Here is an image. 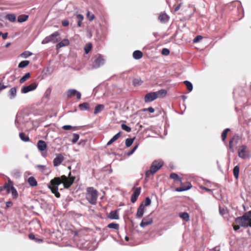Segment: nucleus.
Returning <instances> with one entry per match:
<instances>
[{
    "label": "nucleus",
    "instance_id": "obj_23",
    "mask_svg": "<svg viewBox=\"0 0 251 251\" xmlns=\"http://www.w3.org/2000/svg\"><path fill=\"white\" fill-rule=\"evenodd\" d=\"M74 18H75L77 20V25L79 27L81 26L82 22L84 19V17L81 14H74Z\"/></svg>",
    "mask_w": 251,
    "mask_h": 251
},
{
    "label": "nucleus",
    "instance_id": "obj_8",
    "mask_svg": "<svg viewBox=\"0 0 251 251\" xmlns=\"http://www.w3.org/2000/svg\"><path fill=\"white\" fill-rule=\"evenodd\" d=\"M4 188L7 190V192L8 193H11L14 198L17 197L18 192L13 186V183L11 181L9 180L8 183L5 184L4 186Z\"/></svg>",
    "mask_w": 251,
    "mask_h": 251
},
{
    "label": "nucleus",
    "instance_id": "obj_58",
    "mask_svg": "<svg viewBox=\"0 0 251 251\" xmlns=\"http://www.w3.org/2000/svg\"><path fill=\"white\" fill-rule=\"evenodd\" d=\"M146 110L148 111L150 113H153L154 112V109L152 107H149L147 109H145L144 110V111H146Z\"/></svg>",
    "mask_w": 251,
    "mask_h": 251
},
{
    "label": "nucleus",
    "instance_id": "obj_50",
    "mask_svg": "<svg viewBox=\"0 0 251 251\" xmlns=\"http://www.w3.org/2000/svg\"><path fill=\"white\" fill-rule=\"evenodd\" d=\"M161 53L163 55H168L170 53V50L168 49L164 48L162 49Z\"/></svg>",
    "mask_w": 251,
    "mask_h": 251
},
{
    "label": "nucleus",
    "instance_id": "obj_22",
    "mask_svg": "<svg viewBox=\"0 0 251 251\" xmlns=\"http://www.w3.org/2000/svg\"><path fill=\"white\" fill-rule=\"evenodd\" d=\"M17 95V89L16 87H12L9 91L8 97L10 100L14 99Z\"/></svg>",
    "mask_w": 251,
    "mask_h": 251
},
{
    "label": "nucleus",
    "instance_id": "obj_18",
    "mask_svg": "<svg viewBox=\"0 0 251 251\" xmlns=\"http://www.w3.org/2000/svg\"><path fill=\"white\" fill-rule=\"evenodd\" d=\"M159 20L162 23H167L169 19V17L165 13H161L158 17Z\"/></svg>",
    "mask_w": 251,
    "mask_h": 251
},
{
    "label": "nucleus",
    "instance_id": "obj_5",
    "mask_svg": "<svg viewBox=\"0 0 251 251\" xmlns=\"http://www.w3.org/2000/svg\"><path fill=\"white\" fill-rule=\"evenodd\" d=\"M98 194L96 190L93 187H89L87 189L86 199L92 204H95L97 202Z\"/></svg>",
    "mask_w": 251,
    "mask_h": 251
},
{
    "label": "nucleus",
    "instance_id": "obj_63",
    "mask_svg": "<svg viewBox=\"0 0 251 251\" xmlns=\"http://www.w3.org/2000/svg\"><path fill=\"white\" fill-rule=\"evenodd\" d=\"M201 189H202L205 190L206 191H207V192H210V191H211V189H208V188H206V187H204V186H201Z\"/></svg>",
    "mask_w": 251,
    "mask_h": 251
},
{
    "label": "nucleus",
    "instance_id": "obj_25",
    "mask_svg": "<svg viewBox=\"0 0 251 251\" xmlns=\"http://www.w3.org/2000/svg\"><path fill=\"white\" fill-rule=\"evenodd\" d=\"M142 56L143 53L140 50H137L133 52V57L135 59H139Z\"/></svg>",
    "mask_w": 251,
    "mask_h": 251
},
{
    "label": "nucleus",
    "instance_id": "obj_17",
    "mask_svg": "<svg viewBox=\"0 0 251 251\" xmlns=\"http://www.w3.org/2000/svg\"><path fill=\"white\" fill-rule=\"evenodd\" d=\"M144 213V205L141 204L137 209L136 217L137 218H141Z\"/></svg>",
    "mask_w": 251,
    "mask_h": 251
},
{
    "label": "nucleus",
    "instance_id": "obj_27",
    "mask_svg": "<svg viewBox=\"0 0 251 251\" xmlns=\"http://www.w3.org/2000/svg\"><path fill=\"white\" fill-rule=\"evenodd\" d=\"M192 187V185L190 183H189L187 186H182L180 187H178L176 189V191L177 192H182L184 191H186L190 189Z\"/></svg>",
    "mask_w": 251,
    "mask_h": 251
},
{
    "label": "nucleus",
    "instance_id": "obj_9",
    "mask_svg": "<svg viewBox=\"0 0 251 251\" xmlns=\"http://www.w3.org/2000/svg\"><path fill=\"white\" fill-rule=\"evenodd\" d=\"M38 84L36 82H33L28 86H24L21 88V92L22 94H26L30 91H33L37 87Z\"/></svg>",
    "mask_w": 251,
    "mask_h": 251
},
{
    "label": "nucleus",
    "instance_id": "obj_19",
    "mask_svg": "<svg viewBox=\"0 0 251 251\" xmlns=\"http://www.w3.org/2000/svg\"><path fill=\"white\" fill-rule=\"evenodd\" d=\"M122 131H119L115 134L107 143V146H110L117 140H118L122 134Z\"/></svg>",
    "mask_w": 251,
    "mask_h": 251
},
{
    "label": "nucleus",
    "instance_id": "obj_56",
    "mask_svg": "<svg viewBox=\"0 0 251 251\" xmlns=\"http://www.w3.org/2000/svg\"><path fill=\"white\" fill-rule=\"evenodd\" d=\"M73 128V126L70 125H65L62 126V128L66 130H68Z\"/></svg>",
    "mask_w": 251,
    "mask_h": 251
},
{
    "label": "nucleus",
    "instance_id": "obj_57",
    "mask_svg": "<svg viewBox=\"0 0 251 251\" xmlns=\"http://www.w3.org/2000/svg\"><path fill=\"white\" fill-rule=\"evenodd\" d=\"M1 35L2 37V39L5 40L7 38L8 33L5 32L4 33H3L1 32H0V36Z\"/></svg>",
    "mask_w": 251,
    "mask_h": 251
},
{
    "label": "nucleus",
    "instance_id": "obj_46",
    "mask_svg": "<svg viewBox=\"0 0 251 251\" xmlns=\"http://www.w3.org/2000/svg\"><path fill=\"white\" fill-rule=\"evenodd\" d=\"M234 140V138L233 137L230 139V140L229 141V148L230 151L232 152H233L234 151V150L233 149V143Z\"/></svg>",
    "mask_w": 251,
    "mask_h": 251
},
{
    "label": "nucleus",
    "instance_id": "obj_49",
    "mask_svg": "<svg viewBox=\"0 0 251 251\" xmlns=\"http://www.w3.org/2000/svg\"><path fill=\"white\" fill-rule=\"evenodd\" d=\"M138 144H137L136 146H135L134 147V148L130 151L126 153V155L128 156H129V155H131V154H132L135 152L136 150L138 148Z\"/></svg>",
    "mask_w": 251,
    "mask_h": 251
},
{
    "label": "nucleus",
    "instance_id": "obj_38",
    "mask_svg": "<svg viewBox=\"0 0 251 251\" xmlns=\"http://www.w3.org/2000/svg\"><path fill=\"white\" fill-rule=\"evenodd\" d=\"M135 138H127L125 141V144L126 147H129L132 144Z\"/></svg>",
    "mask_w": 251,
    "mask_h": 251
},
{
    "label": "nucleus",
    "instance_id": "obj_60",
    "mask_svg": "<svg viewBox=\"0 0 251 251\" xmlns=\"http://www.w3.org/2000/svg\"><path fill=\"white\" fill-rule=\"evenodd\" d=\"M14 176L16 177H19L20 176V173L18 171H15L14 172Z\"/></svg>",
    "mask_w": 251,
    "mask_h": 251
},
{
    "label": "nucleus",
    "instance_id": "obj_62",
    "mask_svg": "<svg viewBox=\"0 0 251 251\" xmlns=\"http://www.w3.org/2000/svg\"><path fill=\"white\" fill-rule=\"evenodd\" d=\"M181 5V4L180 3L175 7V12L177 11L180 9Z\"/></svg>",
    "mask_w": 251,
    "mask_h": 251
},
{
    "label": "nucleus",
    "instance_id": "obj_26",
    "mask_svg": "<svg viewBox=\"0 0 251 251\" xmlns=\"http://www.w3.org/2000/svg\"><path fill=\"white\" fill-rule=\"evenodd\" d=\"M155 93L156 94V95L157 96V98H163V97H165L166 95L167 92L165 89H161L159 91L155 92Z\"/></svg>",
    "mask_w": 251,
    "mask_h": 251
},
{
    "label": "nucleus",
    "instance_id": "obj_21",
    "mask_svg": "<svg viewBox=\"0 0 251 251\" xmlns=\"http://www.w3.org/2000/svg\"><path fill=\"white\" fill-rule=\"evenodd\" d=\"M108 217L112 220H118L119 219L118 210L111 211L108 215Z\"/></svg>",
    "mask_w": 251,
    "mask_h": 251
},
{
    "label": "nucleus",
    "instance_id": "obj_15",
    "mask_svg": "<svg viewBox=\"0 0 251 251\" xmlns=\"http://www.w3.org/2000/svg\"><path fill=\"white\" fill-rule=\"evenodd\" d=\"M140 192H141V188L140 187L137 188L135 189L133 193L131 195V199H130L132 203H134L137 201V199L140 194Z\"/></svg>",
    "mask_w": 251,
    "mask_h": 251
},
{
    "label": "nucleus",
    "instance_id": "obj_28",
    "mask_svg": "<svg viewBox=\"0 0 251 251\" xmlns=\"http://www.w3.org/2000/svg\"><path fill=\"white\" fill-rule=\"evenodd\" d=\"M104 106L103 104H98L97 105L94 110V114H97L99 113L102 109H103Z\"/></svg>",
    "mask_w": 251,
    "mask_h": 251
},
{
    "label": "nucleus",
    "instance_id": "obj_43",
    "mask_svg": "<svg viewBox=\"0 0 251 251\" xmlns=\"http://www.w3.org/2000/svg\"><path fill=\"white\" fill-rule=\"evenodd\" d=\"M107 227L109 228H113L115 229H118L119 228V225L116 223H110L107 226Z\"/></svg>",
    "mask_w": 251,
    "mask_h": 251
},
{
    "label": "nucleus",
    "instance_id": "obj_31",
    "mask_svg": "<svg viewBox=\"0 0 251 251\" xmlns=\"http://www.w3.org/2000/svg\"><path fill=\"white\" fill-rule=\"evenodd\" d=\"M28 18V16L27 15H23L18 17V22L19 23H23L26 21Z\"/></svg>",
    "mask_w": 251,
    "mask_h": 251
},
{
    "label": "nucleus",
    "instance_id": "obj_1",
    "mask_svg": "<svg viewBox=\"0 0 251 251\" xmlns=\"http://www.w3.org/2000/svg\"><path fill=\"white\" fill-rule=\"evenodd\" d=\"M75 178V177H72L68 179L65 176H62L61 179L59 177H55L50 180L48 187L56 198H59L60 195L58 192L59 185L63 182L64 188L68 189L73 183Z\"/></svg>",
    "mask_w": 251,
    "mask_h": 251
},
{
    "label": "nucleus",
    "instance_id": "obj_30",
    "mask_svg": "<svg viewBox=\"0 0 251 251\" xmlns=\"http://www.w3.org/2000/svg\"><path fill=\"white\" fill-rule=\"evenodd\" d=\"M179 217L185 221L189 220V215L187 212H182L179 214Z\"/></svg>",
    "mask_w": 251,
    "mask_h": 251
},
{
    "label": "nucleus",
    "instance_id": "obj_2",
    "mask_svg": "<svg viewBox=\"0 0 251 251\" xmlns=\"http://www.w3.org/2000/svg\"><path fill=\"white\" fill-rule=\"evenodd\" d=\"M235 222L244 227H251V211L246 212L242 217H237Z\"/></svg>",
    "mask_w": 251,
    "mask_h": 251
},
{
    "label": "nucleus",
    "instance_id": "obj_41",
    "mask_svg": "<svg viewBox=\"0 0 251 251\" xmlns=\"http://www.w3.org/2000/svg\"><path fill=\"white\" fill-rule=\"evenodd\" d=\"M73 138L71 140V142L73 144L76 143L79 138V135L76 133H73L72 135Z\"/></svg>",
    "mask_w": 251,
    "mask_h": 251
},
{
    "label": "nucleus",
    "instance_id": "obj_54",
    "mask_svg": "<svg viewBox=\"0 0 251 251\" xmlns=\"http://www.w3.org/2000/svg\"><path fill=\"white\" fill-rule=\"evenodd\" d=\"M151 203V199H150L149 197H147L145 199V206H148L149 205H150Z\"/></svg>",
    "mask_w": 251,
    "mask_h": 251
},
{
    "label": "nucleus",
    "instance_id": "obj_33",
    "mask_svg": "<svg viewBox=\"0 0 251 251\" xmlns=\"http://www.w3.org/2000/svg\"><path fill=\"white\" fill-rule=\"evenodd\" d=\"M19 137L20 139L24 142L29 141V138L23 132L20 133Z\"/></svg>",
    "mask_w": 251,
    "mask_h": 251
},
{
    "label": "nucleus",
    "instance_id": "obj_16",
    "mask_svg": "<svg viewBox=\"0 0 251 251\" xmlns=\"http://www.w3.org/2000/svg\"><path fill=\"white\" fill-rule=\"evenodd\" d=\"M37 148L41 151H47V146L46 142L43 140H39L37 143Z\"/></svg>",
    "mask_w": 251,
    "mask_h": 251
},
{
    "label": "nucleus",
    "instance_id": "obj_4",
    "mask_svg": "<svg viewBox=\"0 0 251 251\" xmlns=\"http://www.w3.org/2000/svg\"><path fill=\"white\" fill-rule=\"evenodd\" d=\"M27 115L23 112H19L17 113L15 120V124L17 128L19 130L23 129V125L27 122Z\"/></svg>",
    "mask_w": 251,
    "mask_h": 251
},
{
    "label": "nucleus",
    "instance_id": "obj_39",
    "mask_svg": "<svg viewBox=\"0 0 251 251\" xmlns=\"http://www.w3.org/2000/svg\"><path fill=\"white\" fill-rule=\"evenodd\" d=\"M233 172L234 177L237 179L239 176V167L238 166H235L233 168Z\"/></svg>",
    "mask_w": 251,
    "mask_h": 251
},
{
    "label": "nucleus",
    "instance_id": "obj_40",
    "mask_svg": "<svg viewBox=\"0 0 251 251\" xmlns=\"http://www.w3.org/2000/svg\"><path fill=\"white\" fill-rule=\"evenodd\" d=\"M133 85L134 86H140L142 83V81L140 78H134L132 81Z\"/></svg>",
    "mask_w": 251,
    "mask_h": 251
},
{
    "label": "nucleus",
    "instance_id": "obj_3",
    "mask_svg": "<svg viewBox=\"0 0 251 251\" xmlns=\"http://www.w3.org/2000/svg\"><path fill=\"white\" fill-rule=\"evenodd\" d=\"M163 165V161L161 160H154L153 161L151 166L150 169L146 172V177H150L151 176L153 175L161 169Z\"/></svg>",
    "mask_w": 251,
    "mask_h": 251
},
{
    "label": "nucleus",
    "instance_id": "obj_59",
    "mask_svg": "<svg viewBox=\"0 0 251 251\" xmlns=\"http://www.w3.org/2000/svg\"><path fill=\"white\" fill-rule=\"evenodd\" d=\"M28 237L31 240H36V238H35L34 235L32 233L29 234L28 235Z\"/></svg>",
    "mask_w": 251,
    "mask_h": 251
},
{
    "label": "nucleus",
    "instance_id": "obj_52",
    "mask_svg": "<svg viewBox=\"0 0 251 251\" xmlns=\"http://www.w3.org/2000/svg\"><path fill=\"white\" fill-rule=\"evenodd\" d=\"M202 38V36H201V35H198L193 39V42L195 43H198L201 40Z\"/></svg>",
    "mask_w": 251,
    "mask_h": 251
},
{
    "label": "nucleus",
    "instance_id": "obj_42",
    "mask_svg": "<svg viewBox=\"0 0 251 251\" xmlns=\"http://www.w3.org/2000/svg\"><path fill=\"white\" fill-rule=\"evenodd\" d=\"M229 130V128H226L223 131L222 134V138L223 141H224L226 140L227 134Z\"/></svg>",
    "mask_w": 251,
    "mask_h": 251
},
{
    "label": "nucleus",
    "instance_id": "obj_36",
    "mask_svg": "<svg viewBox=\"0 0 251 251\" xmlns=\"http://www.w3.org/2000/svg\"><path fill=\"white\" fill-rule=\"evenodd\" d=\"M170 177L175 180H178L179 181L181 182V178H180L177 174L172 173L171 174Z\"/></svg>",
    "mask_w": 251,
    "mask_h": 251
},
{
    "label": "nucleus",
    "instance_id": "obj_29",
    "mask_svg": "<svg viewBox=\"0 0 251 251\" xmlns=\"http://www.w3.org/2000/svg\"><path fill=\"white\" fill-rule=\"evenodd\" d=\"M78 107L80 108L81 110H86L89 109V104L87 102H84L79 104Z\"/></svg>",
    "mask_w": 251,
    "mask_h": 251
},
{
    "label": "nucleus",
    "instance_id": "obj_6",
    "mask_svg": "<svg viewBox=\"0 0 251 251\" xmlns=\"http://www.w3.org/2000/svg\"><path fill=\"white\" fill-rule=\"evenodd\" d=\"M59 36V33L57 32H54L50 35L45 37L41 42L42 44H46L49 42H52L55 43L58 41V37Z\"/></svg>",
    "mask_w": 251,
    "mask_h": 251
},
{
    "label": "nucleus",
    "instance_id": "obj_45",
    "mask_svg": "<svg viewBox=\"0 0 251 251\" xmlns=\"http://www.w3.org/2000/svg\"><path fill=\"white\" fill-rule=\"evenodd\" d=\"M32 54L31 52L28 51H25L21 54V56L24 58H26Z\"/></svg>",
    "mask_w": 251,
    "mask_h": 251
},
{
    "label": "nucleus",
    "instance_id": "obj_10",
    "mask_svg": "<svg viewBox=\"0 0 251 251\" xmlns=\"http://www.w3.org/2000/svg\"><path fill=\"white\" fill-rule=\"evenodd\" d=\"M75 96H76L77 100H80L81 97V93L74 89H69L67 91V96L68 98H71Z\"/></svg>",
    "mask_w": 251,
    "mask_h": 251
},
{
    "label": "nucleus",
    "instance_id": "obj_24",
    "mask_svg": "<svg viewBox=\"0 0 251 251\" xmlns=\"http://www.w3.org/2000/svg\"><path fill=\"white\" fill-rule=\"evenodd\" d=\"M27 182L31 187H35L37 185V182L33 176L29 177L27 179Z\"/></svg>",
    "mask_w": 251,
    "mask_h": 251
},
{
    "label": "nucleus",
    "instance_id": "obj_51",
    "mask_svg": "<svg viewBox=\"0 0 251 251\" xmlns=\"http://www.w3.org/2000/svg\"><path fill=\"white\" fill-rule=\"evenodd\" d=\"M87 17L89 21H92L95 18V15L93 14H90V12H88L87 14Z\"/></svg>",
    "mask_w": 251,
    "mask_h": 251
},
{
    "label": "nucleus",
    "instance_id": "obj_64",
    "mask_svg": "<svg viewBox=\"0 0 251 251\" xmlns=\"http://www.w3.org/2000/svg\"><path fill=\"white\" fill-rule=\"evenodd\" d=\"M12 202L11 201H7L6 202V207H9L12 205Z\"/></svg>",
    "mask_w": 251,
    "mask_h": 251
},
{
    "label": "nucleus",
    "instance_id": "obj_34",
    "mask_svg": "<svg viewBox=\"0 0 251 251\" xmlns=\"http://www.w3.org/2000/svg\"><path fill=\"white\" fill-rule=\"evenodd\" d=\"M30 76V73H27L25 74L20 79V83H23L27 79H28Z\"/></svg>",
    "mask_w": 251,
    "mask_h": 251
},
{
    "label": "nucleus",
    "instance_id": "obj_53",
    "mask_svg": "<svg viewBox=\"0 0 251 251\" xmlns=\"http://www.w3.org/2000/svg\"><path fill=\"white\" fill-rule=\"evenodd\" d=\"M36 168L41 170L42 172L46 169V166L43 165H37L36 166Z\"/></svg>",
    "mask_w": 251,
    "mask_h": 251
},
{
    "label": "nucleus",
    "instance_id": "obj_11",
    "mask_svg": "<svg viewBox=\"0 0 251 251\" xmlns=\"http://www.w3.org/2000/svg\"><path fill=\"white\" fill-rule=\"evenodd\" d=\"M153 222L152 218L151 217L150 215H149L145 217L142 220L140 224V226L141 227H145L151 224Z\"/></svg>",
    "mask_w": 251,
    "mask_h": 251
},
{
    "label": "nucleus",
    "instance_id": "obj_7",
    "mask_svg": "<svg viewBox=\"0 0 251 251\" xmlns=\"http://www.w3.org/2000/svg\"><path fill=\"white\" fill-rule=\"evenodd\" d=\"M105 63V60L103 56L97 54L95 57V60L93 63V68L97 69L103 65Z\"/></svg>",
    "mask_w": 251,
    "mask_h": 251
},
{
    "label": "nucleus",
    "instance_id": "obj_47",
    "mask_svg": "<svg viewBox=\"0 0 251 251\" xmlns=\"http://www.w3.org/2000/svg\"><path fill=\"white\" fill-rule=\"evenodd\" d=\"M121 126L122 129L126 132H129L131 130V128L125 124H122Z\"/></svg>",
    "mask_w": 251,
    "mask_h": 251
},
{
    "label": "nucleus",
    "instance_id": "obj_12",
    "mask_svg": "<svg viewBox=\"0 0 251 251\" xmlns=\"http://www.w3.org/2000/svg\"><path fill=\"white\" fill-rule=\"evenodd\" d=\"M157 98V96L155 92H151L147 93L145 96V102H151Z\"/></svg>",
    "mask_w": 251,
    "mask_h": 251
},
{
    "label": "nucleus",
    "instance_id": "obj_55",
    "mask_svg": "<svg viewBox=\"0 0 251 251\" xmlns=\"http://www.w3.org/2000/svg\"><path fill=\"white\" fill-rule=\"evenodd\" d=\"M62 25L63 26H67L69 25V22L67 20H64L62 21Z\"/></svg>",
    "mask_w": 251,
    "mask_h": 251
},
{
    "label": "nucleus",
    "instance_id": "obj_20",
    "mask_svg": "<svg viewBox=\"0 0 251 251\" xmlns=\"http://www.w3.org/2000/svg\"><path fill=\"white\" fill-rule=\"evenodd\" d=\"M69 45V41L67 39H63L61 42L57 43L56 45L57 49H60L65 46H67Z\"/></svg>",
    "mask_w": 251,
    "mask_h": 251
},
{
    "label": "nucleus",
    "instance_id": "obj_35",
    "mask_svg": "<svg viewBox=\"0 0 251 251\" xmlns=\"http://www.w3.org/2000/svg\"><path fill=\"white\" fill-rule=\"evenodd\" d=\"M6 18L11 22H14L16 20V16L13 14H7L6 16Z\"/></svg>",
    "mask_w": 251,
    "mask_h": 251
},
{
    "label": "nucleus",
    "instance_id": "obj_14",
    "mask_svg": "<svg viewBox=\"0 0 251 251\" xmlns=\"http://www.w3.org/2000/svg\"><path fill=\"white\" fill-rule=\"evenodd\" d=\"M64 157L61 154H58L53 159V163L54 166H59L64 160Z\"/></svg>",
    "mask_w": 251,
    "mask_h": 251
},
{
    "label": "nucleus",
    "instance_id": "obj_37",
    "mask_svg": "<svg viewBox=\"0 0 251 251\" xmlns=\"http://www.w3.org/2000/svg\"><path fill=\"white\" fill-rule=\"evenodd\" d=\"M184 83L185 84V85L187 87V89L189 92H191L193 90V85L191 82H190L189 81L185 80L184 81Z\"/></svg>",
    "mask_w": 251,
    "mask_h": 251
},
{
    "label": "nucleus",
    "instance_id": "obj_61",
    "mask_svg": "<svg viewBox=\"0 0 251 251\" xmlns=\"http://www.w3.org/2000/svg\"><path fill=\"white\" fill-rule=\"evenodd\" d=\"M7 87V86L4 85V84H2L0 83V91L2 90L3 89H4Z\"/></svg>",
    "mask_w": 251,
    "mask_h": 251
},
{
    "label": "nucleus",
    "instance_id": "obj_32",
    "mask_svg": "<svg viewBox=\"0 0 251 251\" xmlns=\"http://www.w3.org/2000/svg\"><path fill=\"white\" fill-rule=\"evenodd\" d=\"M29 64V61L28 60H24L20 62L18 65L19 68H24L26 67Z\"/></svg>",
    "mask_w": 251,
    "mask_h": 251
},
{
    "label": "nucleus",
    "instance_id": "obj_48",
    "mask_svg": "<svg viewBox=\"0 0 251 251\" xmlns=\"http://www.w3.org/2000/svg\"><path fill=\"white\" fill-rule=\"evenodd\" d=\"M219 212L220 215L224 216L227 213V209L219 206Z\"/></svg>",
    "mask_w": 251,
    "mask_h": 251
},
{
    "label": "nucleus",
    "instance_id": "obj_13",
    "mask_svg": "<svg viewBox=\"0 0 251 251\" xmlns=\"http://www.w3.org/2000/svg\"><path fill=\"white\" fill-rule=\"evenodd\" d=\"M247 146L245 145H242L240 147L238 151V156L239 157L245 159L247 157Z\"/></svg>",
    "mask_w": 251,
    "mask_h": 251
},
{
    "label": "nucleus",
    "instance_id": "obj_44",
    "mask_svg": "<svg viewBox=\"0 0 251 251\" xmlns=\"http://www.w3.org/2000/svg\"><path fill=\"white\" fill-rule=\"evenodd\" d=\"M92 46L91 44H87L84 47V50L86 54L88 53L92 49Z\"/></svg>",
    "mask_w": 251,
    "mask_h": 251
}]
</instances>
